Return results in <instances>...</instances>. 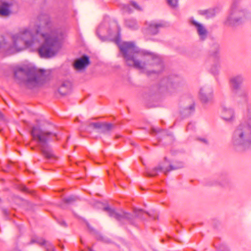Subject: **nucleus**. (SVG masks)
Listing matches in <instances>:
<instances>
[{
	"label": "nucleus",
	"mask_w": 251,
	"mask_h": 251,
	"mask_svg": "<svg viewBox=\"0 0 251 251\" xmlns=\"http://www.w3.org/2000/svg\"><path fill=\"white\" fill-rule=\"evenodd\" d=\"M63 35L53 29L46 15L32 21L28 27L21 29L12 36L13 45L9 47L2 42L0 43L1 51L7 50L8 53L19 51L25 48L32 50H38L42 58L54 57L61 47Z\"/></svg>",
	"instance_id": "nucleus-1"
},
{
	"label": "nucleus",
	"mask_w": 251,
	"mask_h": 251,
	"mask_svg": "<svg viewBox=\"0 0 251 251\" xmlns=\"http://www.w3.org/2000/svg\"><path fill=\"white\" fill-rule=\"evenodd\" d=\"M109 21V17L104 18L98 28L97 34L100 37L101 33L107 32L109 39L118 46L120 53L128 66L145 71L152 65L155 68L151 72L154 73H158L163 70V64L159 56L150 51L140 50L133 42H122L120 28L117 23L114 21L110 23Z\"/></svg>",
	"instance_id": "nucleus-2"
},
{
	"label": "nucleus",
	"mask_w": 251,
	"mask_h": 251,
	"mask_svg": "<svg viewBox=\"0 0 251 251\" xmlns=\"http://www.w3.org/2000/svg\"><path fill=\"white\" fill-rule=\"evenodd\" d=\"M44 71L33 67L17 66L14 69L15 76L19 79L20 76L23 84L29 89H33L42 85L45 81Z\"/></svg>",
	"instance_id": "nucleus-3"
},
{
	"label": "nucleus",
	"mask_w": 251,
	"mask_h": 251,
	"mask_svg": "<svg viewBox=\"0 0 251 251\" xmlns=\"http://www.w3.org/2000/svg\"><path fill=\"white\" fill-rule=\"evenodd\" d=\"M232 141L235 146L245 149L251 145V115L247 116L245 122L241 124L235 130Z\"/></svg>",
	"instance_id": "nucleus-4"
},
{
	"label": "nucleus",
	"mask_w": 251,
	"mask_h": 251,
	"mask_svg": "<svg viewBox=\"0 0 251 251\" xmlns=\"http://www.w3.org/2000/svg\"><path fill=\"white\" fill-rule=\"evenodd\" d=\"M31 135L33 141L40 147L45 156L48 158H51L53 154L48 143L50 140V136L53 135L56 136V134L43 131L40 127L37 126L33 127Z\"/></svg>",
	"instance_id": "nucleus-5"
},
{
	"label": "nucleus",
	"mask_w": 251,
	"mask_h": 251,
	"mask_svg": "<svg viewBox=\"0 0 251 251\" xmlns=\"http://www.w3.org/2000/svg\"><path fill=\"white\" fill-rule=\"evenodd\" d=\"M246 13V11L242 9L237 4H233L230 8L229 15L224 20V24L226 26H234L245 18Z\"/></svg>",
	"instance_id": "nucleus-6"
},
{
	"label": "nucleus",
	"mask_w": 251,
	"mask_h": 251,
	"mask_svg": "<svg viewBox=\"0 0 251 251\" xmlns=\"http://www.w3.org/2000/svg\"><path fill=\"white\" fill-rule=\"evenodd\" d=\"M104 209L108 212L109 216L116 219L120 222H122L125 220L129 222H131L133 216L130 213H126L122 210L120 211H117L115 209H111L108 206L105 207Z\"/></svg>",
	"instance_id": "nucleus-7"
},
{
	"label": "nucleus",
	"mask_w": 251,
	"mask_h": 251,
	"mask_svg": "<svg viewBox=\"0 0 251 251\" xmlns=\"http://www.w3.org/2000/svg\"><path fill=\"white\" fill-rule=\"evenodd\" d=\"M190 22L191 25L196 29L201 40H205L208 34V32L205 26L201 23L195 20L193 18H190Z\"/></svg>",
	"instance_id": "nucleus-8"
},
{
	"label": "nucleus",
	"mask_w": 251,
	"mask_h": 251,
	"mask_svg": "<svg viewBox=\"0 0 251 251\" xmlns=\"http://www.w3.org/2000/svg\"><path fill=\"white\" fill-rule=\"evenodd\" d=\"M89 64V58L87 56L84 55L75 61L74 67L76 70L81 71L84 70Z\"/></svg>",
	"instance_id": "nucleus-9"
},
{
	"label": "nucleus",
	"mask_w": 251,
	"mask_h": 251,
	"mask_svg": "<svg viewBox=\"0 0 251 251\" xmlns=\"http://www.w3.org/2000/svg\"><path fill=\"white\" fill-rule=\"evenodd\" d=\"M244 80V77L242 75L239 74L232 76L229 79V84L232 89L235 91L240 89L241 84Z\"/></svg>",
	"instance_id": "nucleus-10"
},
{
	"label": "nucleus",
	"mask_w": 251,
	"mask_h": 251,
	"mask_svg": "<svg viewBox=\"0 0 251 251\" xmlns=\"http://www.w3.org/2000/svg\"><path fill=\"white\" fill-rule=\"evenodd\" d=\"M148 32L152 35H155L159 32V29L164 26V24L160 21H151L147 23Z\"/></svg>",
	"instance_id": "nucleus-11"
},
{
	"label": "nucleus",
	"mask_w": 251,
	"mask_h": 251,
	"mask_svg": "<svg viewBox=\"0 0 251 251\" xmlns=\"http://www.w3.org/2000/svg\"><path fill=\"white\" fill-rule=\"evenodd\" d=\"M182 166V163H180L178 165H170V169L169 170L167 168L164 167L161 165H159L158 167L154 168L151 172H148L147 174L149 176H154L156 175L158 173L163 172L166 173L169 170H176L181 168Z\"/></svg>",
	"instance_id": "nucleus-12"
},
{
	"label": "nucleus",
	"mask_w": 251,
	"mask_h": 251,
	"mask_svg": "<svg viewBox=\"0 0 251 251\" xmlns=\"http://www.w3.org/2000/svg\"><path fill=\"white\" fill-rule=\"evenodd\" d=\"M199 97L202 102H207L212 100L213 92L207 87L202 88L200 89Z\"/></svg>",
	"instance_id": "nucleus-13"
},
{
	"label": "nucleus",
	"mask_w": 251,
	"mask_h": 251,
	"mask_svg": "<svg viewBox=\"0 0 251 251\" xmlns=\"http://www.w3.org/2000/svg\"><path fill=\"white\" fill-rule=\"evenodd\" d=\"M222 117L226 122H232L235 118L233 109L226 106L222 107Z\"/></svg>",
	"instance_id": "nucleus-14"
},
{
	"label": "nucleus",
	"mask_w": 251,
	"mask_h": 251,
	"mask_svg": "<svg viewBox=\"0 0 251 251\" xmlns=\"http://www.w3.org/2000/svg\"><path fill=\"white\" fill-rule=\"evenodd\" d=\"M1 4L0 5V15L6 16L11 13L10 7L12 5L11 2H8L0 0Z\"/></svg>",
	"instance_id": "nucleus-15"
},
{
	"label": "nucleus",
	"mask_w": 251,
	"mask_h": 251,
	"mask_svg": "<svg viewBox=\"0 0 251 251\" xmlns=\"http://www.w3.org/2000/svg\"><path fill=\"white\" fill-rule=\"evenodd\" d=\"M219 11L220 10L218 8H214L199 10V13L204 16L206 18H210L215 16Z\"/></svg>",
	"instance_id": "nucleus-16"
},
{
	"label": "nucleus",
	"mask_w": 251,
	"mask_h": 251,
	"mask_svg": "<svg viewBox=\"0 0 251 251\" xmlns=\"http://www.w3.org/2000/svg\"><path fill=\"white\" fill-rule=\"evenodd\" d=\"M71 82L69 81H65L59 87L58 91L62 95H65L71 92Z\"/></svg>",
	"instance_id": "nucleus-17"
},
{
	"label": "nucleus",
	"mask_w": 251,
	"mask_h": 251,
	"mask_svg": "<svg viewBox=\"0 0 251 251\" xmlns=\"http://www.w3.org/2000/svg\"><path fill=\"white\" fill-rule=\"evenodd\" d=\"M90 126L96 129L100 128L104 132L109 131L113 127V125L111 124H100L99 123H92Z\"/></svg>",
	"instance_id": "nucleus-18"
},
{
	"label": "nucleus",
	"mask_w": 251,
	"mask_h": 251,
	"mask_svg": "<svg viewBox=\"0 0 251 251\" xmlns=\"http://www.w3.org/2000/svg\"><path fill=\"white\" fill-rule=\"evenodd\" d=\"M132 6L134 9L137 10H141V7L135 2L131 1L130 5H123V9L124 12L130 13L132 12V10L130 6Z\"/></svg>",
	"instance_id": "nucleus-19"
},
{
	"label": "nucleus",
	"mask_w": 251,
	"mask_h": 251,
	"mask_svg": "<svg viewBox=\"0 0 251 251\" xmlns=\"http://www.w3.org/2000/svg\"><path fill=\"white\" fill-rule=\"evenodd\" d=\"M37 242L39 244H45L46 246H48L47 248V251H55L54 246L50 243H47L45 240H43L42 242H39L38 241H35V240H32V242Z\"/></svg>",
	"instance_id": "nucleus-20"
},
{
	"label": "nucleus",
	"mask_w": 251,
	"mask_h": 251,
	"mask_svg": "<svg viewBox=\"0 0 251 251\" xmlns=\"http://www.w3.org/2000/svg\"><path fill=\"white\" fill-rule=\"evenodd\" d=\"M126 26L132 29H135L137 27V23L134 19H128L126 21Z\"/></svg>",
	"instance_id": "nucleus-21"
},
{
	"label": "nucleus",
	"mask_w": 251,
	"mask_h": 251,
	"mask_svg": "<svg viewBox=\"0 0 251 251\" xmlns=\"http://www.w3.org/2000/svg\"><path fill=\"white\" fill-rule=\"evenodd\" d=\"M178 0H167L168 5L172 8H175L178 6Z\"/></svg>",
	"instance_id": "nucleus-22"
},
{
	"label": "nucleus",
	"mask_w": 251,
	"mask_h": 251,
	"mask_svg": "<svg viewBox=\"0 0 251 251\" xmlns=\"http://www.w3.org/2000/svg\"><path fill=\"white\" fill-rule=\"evenodd\" d=\"M76 199V197L72 196L66 198L64 200V201L67 203H70L72 202L75 201Z\"/></svg>",
	"instance_id": "nucleus-23"
},
{
	"label": "nucleus",
	"mask_w": 251,
	"mask_h": 251,
	"mask_svg": "<svg viewBox=\"0 0 251 251\" xmlns=\"http://www.w3.org/2000/svg\"><path fill=\"white\" fill-rule=\"evenodd\" d=\"M194 110V105H191L188 108H186L185 109V114L186 115L190 114Z\"/></svg>",
	"instance_id": "nucleus-24"
},
{
	"label": "nucleus",
	"mask_w": 251,
	"mask_h": 251,
	"mask_svg": "<svg viewBox=\"0 0 251 251\" xmlns=\"http://www.w3.org/2000/svg\"><path fill=\"white\" fill-rule=\"evenodd\" d=\"M134 216L136 217H140V215L143 213V211L141 209H135L134 212Z\"/></svg>",
	"instance_id": "nucleus-25"
},
{
	"label": "nucleus",
	"mask_w": 251,
	"mask_h": 251,
	"mask_svg": "<svg viewBox=\"0 0 251 251\" xmlns=\"http://www.w3.org/2000/svg\"><path fill=\"white\" fill-rule=\"evenodd\" d=\"M220 67L219 65H217L211 69V72L214 74H216L219 71Z\"/></svg>",
	"instance_id": "nucleus-26"
},
{
	"label": "nucleus",
	"mask_w": 251,
	"mask_h": 251,
	"mask_svg": "<svg viewBox=\"0 0 251 251\" xmlns=\"http://www.w3.org/2000/svg\"><path fill=\"white\" fill-rule=\"evenodd\" d=\"M4 120L2 114L0 112V123L3 122Z\"/></svg>",
	"instance_id": "nucleus-27"
},
{
	"label": "nucleus",
	"mask_w": 251,
	"mask_h": 251,
	"mask_svg": "<svg viewBox=\"0 0 251 251\" xmlns=\"http://www.w3.org/2000/svg\"><path fill=\"white\" fill-rule=\"evenodd\" d=\"M201 140L206 144L207 143V140L206 139H201Z\"/></svg>",
	"instance_id": "nucleus-28"
},
{
	"label": "nucleus",
	"mask_w": 251,
	"mask_h": 251,
	"mask_svg": "<svg viewBox=\"0 0 251 251\" xmlns=\"http://www.w3.org/2000/svg\"><path fill=\"white\" fill-rule=\"evenodd\" d=\"M192 126V125H191V124H190L187 127V129L189 130Z\"/></svg>",
	"instance_id": "nucleus-29"
},
{
	"label": "nucleus",
	"mask_w": 251,
	"mask_h": 251,
	"mask_svg": "<svg viewBox=\"0 0 251 251\" xmlns=\"http://www.w3.org/2000/svg\"><path fill=\"white\" fill-rule=\"evenodd\" d=\"M239 95H240V96H242V95H245V94L243 92H241H241H240V94H239Z\"/></svg>",
	"instance_id": "nucleus-30"
},
{
	"label": "nucleus",
	"mask_w": 251,
	"mask_h": 251,
	"mask_svg": "<svg viewBox=\"0 0 251 251\" xmlns=\"http://www.w3.org/2000/svg\"><path fill=\"white\" fill-rule=\"evenodd\" d=\"M88 250H89V251H94L91 248H88Z\"/></svg>",
	"instance_id": "nucleus-31"
}]
</instances>
